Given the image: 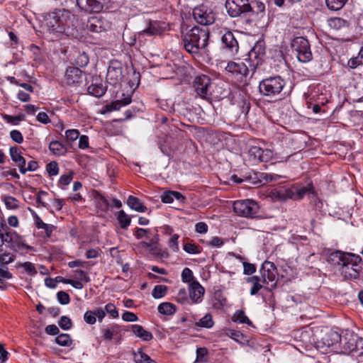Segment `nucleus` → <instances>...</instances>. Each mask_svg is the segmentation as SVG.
I'll return each instance as SVG.
<instances>
[{"mask_svg":"<svg viewBox=\"0 0 363 363\" xmlns=\"http://www.w3.org/2000/svg\"><path fill=\"white\" fill-rule=\"evenodd\" d=\"M9 154L11 160L16 163L21 174H26L25 166L26 164V159L21 156V152L17 147H11L9 150Z\"/></svg>","mask_w":363,"mask_h":363,"instance_id":"22","label":"nucleus"},{"mask_svg":"<svg viewBox=\"0 0 363 363\" xmlns=\"http://www.w3.org/2000/svg\"><path fill=\"white\" fill-rule=\"evenodd\" d=\"M329 26L335 30H339L342 28L347 27L348 23L347 21L341 18H332L328 21Z\"/></svg>","mask_w":363,"mask_h":363,"instance_id":"38","label":"nucleus"},{"mask_svg":"<svg viewBox=\"0 0 363 363\" xmlns=\"http://www.w3.org/2000/svg\"><path fill=\"white\" fill-rule=\"evenodd\" d=\"M184 250L189 254H199L200 250L199 246L192 243H186L184 245Z\"/></svg>","mask_w":363,"mask_h":363,"instance_id":"63","label":"nucleus"},{"mask_svg":"<svg viewBox=\"0 0 363 363\" xmlns=\"http://www.w3.org/2000/svg\"><path fill=\"white\" fill-rule=\"evenodd\" d=\"M118 220L122 228H126L129 226L131 219L130 217L124 212V211L121 210L118 213Z\"/></svg>","mask_w":363,"mask_h":363,"instance_id":"44","label":"nucleus"},{"mask_svg":"<svg viewBox=\"0 0 363 363\" xmlns=\"http://www.w3.org/2000/svg\"><path fill=\"white\" fill-rule=\"evenodd\" d=\"M127 204L130 206V208L138 212L143 213L147 209V208L143 204L140 199L133 196H130L128 198Z\"/></svg>","mask_w":363,"mask_h":363,"instance_id":"30","label":"nucleus"},{"mask_svg":"<svg viewBox=\"0 0 363 363\" xmlns=\"http://www.w3.org/2000/svg\"><path fill=\"white\" fill-rule=\"evenodd\" d=\"M11 250L17 251L23 247L29 249L30 247L24 243L23 239L14 230L12 233L11 244L8 245Z\"/></svg>","mask_w":363,"mask_h":363,"instance_id":"26","label":"nucleus"},{"mask_svg":"<svg viewBox=\"0 0 363 363\" xmlns=\"http://www.w3.org/2000/svg\"><path fill=\"white\" fill-rule=\"evenodd\" d=\"M130 103L131 97L130 96H127L122 100H116L115 101L111 102V104H106L104 106V110L103 111L102 113H106L113 111H118L122 106L128 105Z\"/></svg>","mask_w":363,"mask_h":363,"instance_id":"24","label":"nucleus"},{"mask_svg":"<svg viewBox=\"0 0 363 363\" xmlns=\"http://www.w3.org/2000/svg\"><path fill=\"white\" fill-rule=\"evenodd\" d=\"M13 230L7 226H1L0 228V247L6 244L7 246L11 244Z\"/></svg>","mask_w":363,"mask_h":363,"instance_id":"29","label":"nucleus"},{"mask_svg":"<svg viewBox=\"0 0 363 363\" xmlns=\"http://www.w3.org/2000/svg\"><path fill=\"white\" fill-rule=\"evenodd\" d=\"M57 298L58 302L62 305H67L70 301V298L67 292L60 291L57 294Z\"/></svg>","mask_w":363,"mask_h":363,"instance_id":"57","label":"nucleus"},{"mask_svg":"<svg viewBox=\"0 0 363 363\" xmlns=\"http://www.w3.org/2000/svg\"><path fill=\"white\" fill-rule=\"evenodd\" d=\"M225 69L233 78L240 82L246 80L250 70L247 64L242 61L229 62Z\"/></svg>","mask_w":363,"mask_h":363,"instance_id":"6","label":"nucleus"},{"mask_svg":"<svg viewBox=\"0 0 363 363\" xmlns=\"http://www.w3.org/2000/svg\"><path fill=\"white\" fill-rule=\"evenodd\" d=\"M79 131L77 129H69L65 131V137L69 141H74L79 138Z\"/></svg>","mask_w":363,"mask_h":363,"instance_id":"60","label":"nucleus"},{"mask_svg":"<svg viewBox=\"0 0 363 363\" xmlns=\"http://www.w3.org/2000/svg\"><path fill=\"white\" fill-rule=\"evenodd\" d=\"M258 204L250 199L236 201L233 203V211L238 216L254 218L259 211Z\"/></svg>","mask_w":363,"mask_h":363,"instance_id":"5","label":"nucleus"},{"mask_svg":"<svg viewBox=\"0 0 363 363\" xmlns=\"http://www.w3.org/2000/svg\"><path fill=\"white\" fill-rule=\"evenodd\" d=\"M46 170L50 176H55L59 173L58 164L56 162H51L46 166Z\"/></svg>","mask_w":363,"mask_h":363,"instance_id":"59","label":"nucleus"},{"mask_svg":"<svg viewBox=\"0 0 363 363\" xmlns=\"http://www.w3.org/2000/svg\"><path fill=\"white\" fill-rule=\"evenodd\" d=\"M179 235L174 234L171 236L169 241V247L173 252H177L179 250L178 244Z\"/></svg>","mask_w":363,"mask_h":363,"instance_id":"62","label":"nucleus"},{"mask_svg":"<svg viewBox=\"0 0 363 363\" xmlns=\"http://www.w3.org/2000/svg\"><path fill=\"white\" fill-rule=\"evenodd\" d=\"M62 21H64L62 28H58V34L66 33H77V30L74 26L75 16L72 14L69 11L65 12L64 16H62Z\"/></svg>","mask_w":363,"mask_h":363,"instance_id":"17","label":"nucleus"},{"mask_svg":"<svg viewBox=\"0 0 363 363\" xmlns=\"http://www.w3.org/2000/svg\"><path fill=\"white\" fill-rule=\"evenodd\" d=\"M132 331L137 337L141 338L144 341H149L153 337L151 333L145 330L144 328L140 325H133Z\"/></svg>","mask_w":363,"mask_h":363,"instance_id":"28","label":"nucleus"},{"mask_svg":"<svg viewBox=\"0 0 363 363\" xmlns=\"http://www.w3.org/2000/svg\"><path fill=\"white\" fill-rule=\"evenodd\" d=\"M43 26L50 33L58 34L57 11L49 13L45 17Z\"/></svg>","mask_w":363,"mask_h":363,"instance_id":"20","label":"nucleus"},{"mask_svg":"<svg viewBox=\"0 0 363 363\" xmlns=\"http://www.w3.org/2000/svg\"><path fill=\"white\" fill-rule=\"evenodd\" d=\"M358 340V336L354 334H350L344 337V344L342 348L344 352L347 354H354L355 350V343Z\"/></svg>","mask_w":363,"mask_h":363,"instance_id":"25","label":"nucleus"},{"mask_svg":"<svg viewBox=\"0 0 363 363\" xmlns=\"http://www.w3.org/2000/svg\"><path fill=\"white\" fill-rule=\"evenodd\" d=\"M246 281L247 282L252 284V287L250 289V294L252 296L257 294L258 291L263 287L262 284H261L262 278H259L258 276H252L251 277H248Z\"/></svg>","mask_w":363,"mask_h":363,"instance_id":"31","label":"nucleus"},{"mask_svg":"<svg viewBox=\"0 0 363 363\" xmlns=\"http://www.w3.org/2000/svg\"><path fill=\"white\" fill-rule=\"evenodd\" d=\"M193 16L198 23L203 26L212 24L215 21L213 11L204 5L195 7L193 10Z\"/></svg>","mask_w":363,"mask_h":363,"instance_id":"10","label":"nucleus"},{"mask_svg":"<svg viewBox=\"0 0 363 363\" xmlns=\"http://www.w3.org/2000/svg\"><path fill=\"white\" fill-rule=\"evenodd\" d=\"M284 86V79L277 76L263 79L259 83V89L261 94L273 97L280 94Z\"/></svg>","mask_w":363,"mask_h":363,"instance_id":"2","label":"nucleus"},{"mask_svg":"<svg viewBox=\"0 0 363 363\" xmlns=\"http://www.w3.org/2000/svg\"><path fill=\"white\" fill-rule=\"evenodd\" d=\"M355 350L354 351V356L363 355V338L358 337V340L355 343Z\"/></svg>","mask_w":363,"mask_h":363,"instance_id":"64","label":"nucleus"},{"mask_svg":"<svg viewBox=\"0 0 363 363\" xmlns=\"http://www.w3.org/2000/svg\"><path fill=\"white\" fill-rule=\"evenodd\" d=\"M262 282L267 286L266 289L272 290L277 286V269L275 264L269 261H264L260 268Z\"/></svg>","mask_w":363,"mask_h":363,"instance_id":"3","label":"nucleus"},{"mask_svg":"<svg viewBox=\"0 0 363 363\" xmlns=\"http://www.w3.org/2000/svg\"><path fill=\"white\" fill-rule=\"evenodd\" d=\"M16 256L9 252H5L0 256V264L2 267L11 263L15 260Z\"/></svg>","mask_w":363,"mask_h":363,"instance_id":"49","label":"nucleus"},{"mask_svg":"<svg viewBox=\"0 0 363 363\" xmlns=\"http://www.w3.org/2000/svg\"><path fill=\"white\" fill-rule=\"evenodd\" d=\"M17 267L23 268L24 269V272L30 276H34L37 274V270L34 264L30 262L19 263L18 264Z\"/></svg>","mask_w":363,"mask_h":363,"instance_id":"46","label":"nucleus"},{"mask_svg":"<svg viewBox=\"0 0 363 363\" xmlns=\"http://www.w3.org/2000/svg\"><path fill=\"white\" fill-rule=\"evenodd\" d=\"M209 33L206 28L194 27L183 37L184 47L190 53H198L208 45Z\"/></svg>","mask_w":363,"mask_h":363,"instance_id":"1","label":"nucleus"},{"mask_svg":"<svg viewBox=\"0 0 363 363\" xmlns=\"http://www.w3.org/2000/svg\"><path fill=\"white\" fill-rule=\"evenodd\" d=\"M132 354L135 363H157L154 359H151L150 356L145 354L141 348L133 351Z\"/></svg>","mask_w":363,"mask_h":363,"instance_id":"27","label":"nucleus"},{"mask_svg":"<svg viewBox=\"0 0 363 363\" xmlns=\"http://www.w3.org/2000/svg\"><path fill=\"white\" fill-rule=\"evenodd\" d=\"M50 150L55 155H63L65 152L64 145L58 141H52L49 145Z\"/></svg>","mask_w":363,"mask_h":363,"instance_id":"41","label":"nucleus"},{"mask_svg":"<svg viewBox=\"0 0 363 363\" xmlns=\"http://www.w3.org/2000/svg\"><path fill=\"white\" fill-rule=\"evenodd\" d=\"M108 27V23L101 16H92L86 22V28L93 33H101Z\"/></svg>","mask_w":363,"mask_h":363,"instance_id":"15","label":"nucleus"},{"mask_svg":"<svg viewBox=\"0 0 363 363\" xmlns=\"http://www.w3.org/2000/svg\"><path fill=\"white\" fill-rule=\"evenodd\" d=\"M4 201L7 208L16 209L18 207V201L13 196H4Z\"/></svg>","mask_w":363,"mask_h":363,"instance_id":"48","label":"nucleus"},{"mask_svg":"<svg viewBox=\"0 0 363 363\" xmlns=\"http://www.w3.org/2000/svg\"><path fill=\"white\" fill-rule=\"evenodd\" d=\"M167 287L164 285H157L154 287L152 291V296L155 298H162L166 292H167Z\"/></svg>","mask_w":363,"mask_h":363,"instance_id":"47","label":"nucleus"},{"mask_svg":"<svg viewBox=\"0 0 363 363\" xmlns=\"http://www.w3.org/2000/svg\"><path fill=\"white\" fill-rule=\"evenodd\" d=\"M210 85L211 79L206 75H200L194 79V89L197 94L199 95L202 99L208 98Z\"/></svg>","mask_w":363,"mask_h":363,"instance_id":"12","label":"nucleus"},{"mask_svg":"<svg viewBox=\"0 0 363 363\" xmlns=\"http://www.w3.org/2000/svg\"><path fill=\"white\" fill-rule=\"evenodd\" d=\"M65 80L68 85L79 84L83 81L82 72L78 67H69L65 72Z\"/></svg>","mask_w":363,"mask_h":363,"instance_id":"16","label":"nucleus"},{"mask_svg":"<svg viewBox=\"0 0 363 363\" xmlns=\"http://www.w3.org/2000/svg\"><path fill=\"white\" fill-rule=\"evenodd\" d=\"M196 325L202 328H211L213 325L212 315L210 313L206 314L196 323Z\"/></svg>","mask_w":363,"mask_h":363,"instance_id":"40","label":"nucleus"},{"mask_svg":"<svg viewBox=\"0 0 363 363\" xmlns=\"http://www.w3.org/2000/svg\"><path fill=\"white\" fill-rule=\"evenodd\" d=\"M294 194L291 189L286 188L274 189L272 190L269 194V197L273 201H285L289 197H293Z\"/></svg>","mask_w":363,"mask_h":363,"instance_id":"21","label":"nucleus"},{"mask_svg":"<svg viewBox=\"0 0 363 363\" xmlns=\"http://www.w3.org/2000/svg\"><path fill=\"white\" fill-rule=\"evenodd\" d=\"M30 50L33 55V60L36 62H40L42 60V53L40 49L38 46L32 44L30 46Z\"/></svg>","mask_w":363,"mask_h":363,"instance_id":"58","label":"nucleus"},{"mask_svg":"<svg viewBox=\"0 0 363 363\" xmlns=\"http://www.w3.org/2000/svg\"><path fill=\"white\" fill-rule=\"evenodd\" d=\"M204 288L197 281H193L189 288V298L192 303H199L203 300L204 295Z\"/></svg>","mask_w":363,"mask_h":363,"instance_id":"18","label":"nucleus"},{"mask_svg":"<svg viewBox=\"0 0 363 363\" xmlns=\"http://www.w3.org/2000/svg\"><path fill=\"white\" fill-rule=\"evenodd\" d=\"M158 311L159 313L167 315H171L174 314L176 311V306L173 303H169V302H164L162 303H160L158 306Z\"/></svg>","mask_w":363,"mask_h":363,"instance_id":"34","label":"nucleus"},{"mask_svg":"<svg viewBox=\"0 0 363 363\" xmlns=\"http://www.w3.org/2000/svg\"><path fill=\"white\" fill-rule=\"evenodd\" d=\"M55 342L60 346L69 347L72 345V340L68 334H60L55 338Z\"/></svg>","mask_w":363,"mask_h":363,"instance_id":"43","label":"nucleus"},{"mask_svg":"<svg viewBox=\"0 0 363 363\" xmlns=\"http://www.w3.org/2000/svg\"><path fill=\"white\" fill-rule=\"evenodd\" d=\"M87 91L89 94L100 97L106 93V89L101 84H92L88 86Z\"/></svg>","mask_w":363,"mask_h":363,"instance_id":"36","label":"nucleus"},{"mask_svg":"<svg viewBox=\"0 0 363 363\" xmlns=\"http://www.w3.org/2000/svg\"><path fill=\"white\" fill-rule=\"evenodd\" d=\"M264 54V43L263 41H257L248 54L250 60H252L253 59L256 60L255 63L250 65L252 71H253L255 67L261 63Z\"/></svg>","mask_w":363,"mask_h":363,"instance_id":"14","label":"nucleus"},{"mask_svg":"<svg viewBox=\"0 0 363 363\" xmlns=\"http://www.w3.org/2000/svg\"><path fill=\"white\" fill-rule=\"evenodd\" d=\"M291 48L296 52L298 60L301 62H308L312 59L308 40L303 37H296L291 42Z\"/></svg>","mask_w":363,"mask_h":363,"instance_id":"4","label":"nucleus"},{"mask_svg":"<svg viewBox=\"0 0 363 363\" xmlns=\"http://www.w3.org/2000/svg\"><path fill=\"white\" fill-rule=\"evenodd\" d=\"M323 343L327 347H330L341 340L340 335L335 331H330L323 338Z\"/></svg>","mask_w":363,"mask_h":363,"instance_id":"32","label":"nucleus"},{"mask_svg":"<svg viewBox=\"0 0 363 363\" xmlns=\"http://www.w3.org/2000/svg\"><path fill=\"white\" fill-rule=\"evenodd\" d=\"M233 320L235 322H239L240 323H247L251 325L252 322L245 315V312L242 310L238 311L233 315Z\"/></svg>","mask_w":363,"mask_h":363,"instance_id":"45","label":"nucleus"},{"mask_svg":"<svg viewBox=\"0 0 363 363\" xmlns=\"http://www.w3.org/2000/svg\"><path fill=\"white\" fill-rule=\"evenodd\" d=\"M250 2L251 0H226L225 8L229 16L235 18L249 13Z\"/></svg>","mask_w":363,"mask_h":363,"instance_id":"8","label":"nucleus"},{"mask_svg":"<svg viewBox=\"0 0 363 363\" xmlns=\"http://www.w3.org/2000/svg\"><path fill=\"white\" fill-rule=\"evenodd\" d=\"M221 42L224 45L223 48L231 54L234 55L238 52V43L232 32H226L222 36Z\"/></svg>","mask_w":363,"mask_h":363,"instance_id":"19","label":"nucleus"},{"mask_svg":"<svg viewBox=\"0 0 363 363\" xmlns=\"http://www.w3.org/2000/svg\"><path fill=\"white\" fill-rule=\"evenodd\" d=\"M102 337L104 340L111 341L114 336L119 333V328L117 325H113L110 328H102Z\"/></svg>","mask_w":363,"mask_h":363,"instance_id":"35","label":"nucleus"},{"mask_svg":"<svg viewBox=\"0 0 363 363\" xmlns=\"http://www.w3.org/2000/svg\"><path fill=\"white\" fill-rule=\"evenodd\" d=\"M250 10L249 11L250 21L261 23L266 18L265 6L259 0H251Z\"/></svg>","mask_w":363,"mask_h":363,"instance_id":"11","label":"nucleus"},{"mask_svg":"<svg viewBox=\"0 0 363 363\" xmlns=\"http://www.w3.org/2000/svg\"><path fill=\"white\" fill-rule=\"evenodd\" d=\"M160 33V29L157 26V23H150V26L143 30V32L140 33V35H158Z\"/></svg>","mask_w":363,"mask_h":363,"instance_id":"50","label":"nucleus"},{"mask_svg":"<svg viewBox=\"0 0 363 363\" xmlns=\"http://www.w3.org/2000/svg\"><path fill=\"white\" fill-rule=\"evenodd\" d=\"M4 118L7 123H12L13 125H18L19 121H23L25 119V116L22 114L16 116L5 115Z\"/></svg>","mask_w":363,"mask_h":363,"instance_id":"56","label":"nucleus"},{"mask_svg":"<svg viewBox=\"0 0 363 363\" xmlns=\"http://www.w3.org/2000/svg\"><path fill=\"white\" fill-rule=\"evenodd\" d=\"M249 155L253 159L254 162H267L273 158L279 160V162L286 161L287 159L290 157L289 155L284 157H279L277 156V154H274L271 150H263L257 146H252L250 147L249 150Z\"/></svg>","mask_w":363,"mask_h":363,"instance_id":"7","label":"nucleus"},{"mask_svg":"<svg viewBox=\"0 0 363 363\" xmlns=\"http://www.w3.org/2000/svg\"><path fill=\"white\" fill-rule=\"evenodd\" d=\"M74 277L77 278V280H79L85 283L90 281L89 277L82 269L74 271Z\"/></svg>","mask_w":363,"mask_h":363,"instance_id":"61","label":"nucleus"},{"mask_svg":"<svg viewBox=\"0 0 363 363\" xmlns=\"http://www.w3.org/2000/svg\"><path fill=\"white\" fill-rule=\"evenodd\" d=\"M123 77L122 63L118 60L111 61L107 70L106 82L115 86L121 83Z\"/></svg>","mask_w":363,"mask_h":363,"instance_id":"9","label":"nucleus"},{"mask_svg":"<svg viewBox=\"0 0 363 363\" xmlns=\"http://www.w3.org/2000/svg\"><path fill=\"white\" fill-rule=\"evenodd\" d=\"M347 1V0H325L328 8L333 11L340 10Z\"/></svg>","mask_w":363,"mask_h":363,"instance_id":"39","label":"nucleus"},{"mask_svg":"<svg viewBox=\"0 0 363 363\" xmlns=\"http://www.w3.org/2000/svg\"><path fill=\"white\" fill-rule=\"evenodd\" d=\"M346 258V253L342 252L340 251H336L332 252L328 257V262H332L335 264L342 265L343 267V264L345 262V259Z\"/></svg>","mask_w":363,"mask_h":363,"instance_id":"33","label":"nucleus"},{"mask_svg":"<svg viewBox=\"0 0 363 363\" xmlns=\"http://www.w3.org/2000/svg\"><path fill=\"white\" fill-rule=\"evenodd\" d=\"M58 325L62 330H67L72 327V322L69 318L62 316L58 321Z\"/></svg>","mask_w":363,"mask_h":363,"instance_id":"51","label":"nucleus"},{"mask_svg":"<svg viewBox=\"0 0 363 363\" xmlns=\"http://www.w3.org/2000/svg\"><path fill=\"white\" fill-rule=\"evenodd\" d=\"M89 62V57L85 52L79 53L75 59V63L77 66L84 67Z\"/></svg>","mask_w":363,"mask_h":363,"instance_id":"52","label":"nucleus"},{"mask_svg":"<svg viewBox=\"0 0 363 363\" xmlns=\"http://www.w3.org/2000/svg\"><path fill=\"white\" fill-rule=\"evenodd\" d=\"M76 3L82 11L99 13L104 8V0H76Z\"/></svg>","mask_w":363,"mask_h":363,"instance_id":"13","label":"nucleus"},{"mask_svg":"<svg viewBox=\"0 0 363 363\" xmlns=\"http://www.w3.org/2000/svg\"><path fill=\"white\" fill-rule=\"evenodd\" d=\"M150 230L149 229L144 228H138L135 232V237L137 239L143 238V237H146L147 239L149 240V242H143L140 243L143 247L150 248L152 250V245L157 242V238L155 235L154 238H150L149 234Z\"/></svg>","mask_w":363,"mask_h":363,"instance_id":"23","label":"nucleus"},{"mask_svg":"<svg viewBox=\"0 0 363 363\" xmlns=\"http://www.w3.org/2000/svg\"><path fill=\"white\" fill-rule=\"evenodd\" d=\"M342 272L346 277L349 276L351 278L357 279L359 277V271L356 266L350 265L348 269L343 267Z\"/></svg>","mask_w":363,"mask_h":363,"instance_id":"53","label":"nucleus"},{"mask_svg":"<svg viewBox=\"0 0 363 363\" xmlns=\"http://www.w3.org/2000/svg\"><path fill=\"white\" fill-rule=\"evenodd\" d=\"M104 311L113 318L118 317V311L115 305L111 303H108L105 306Z\"/></svg>","mask_w":363,"mask_h":363,"instance_id":"55","label":"nucleus"},{"mask_svg":"<svg viewBox=\"0 0 363 363\" xmlns=\"http://www.w3.org/2000/svg\"><path fill=\"white\" fill-rule=\"evenodd\" d=\"M346 259L343 264V267L346 269L349 268L350 265L357 266V264L362 261V258L359 255H355L352 253H346Z\"/></svg>","mask_w":363,"mask_h":363,"instance_id":"37","label":"nucleus"},{"mask_svg":"<svg viewBox=\"0 0 363 363\" xmlns=\"http://www.w3.org/2000/svg\"><path fill=\"white\" fill-rule=\"evenodd\" d=\"M194 279V274L192 271L189 268H184L182 272V280L184 283L192 282Z\"/></svg>","mask_w":363,"mask_h":363,"instance_id":"54","label":"nucleus"},{"mask_svg":"<svg viewBox=\"0 0 363 363\" xmlns=\"http://www.w3.org/2000/svg\"><path fill=\"white\" fill-rule=\"evenodd\" d=\"M290 189L292 191L294 196L289 197V198L292 199H295V200H296V199L299 200V199H301L302 198H303V196L308 192H309V191L311 190V188L308 186H303V187H301L299 189L295 188V189Z\"/></svg>","mask_w":363,"mask_h":363,"instance_id":"42","label":"nucleus"}]
</instances>
